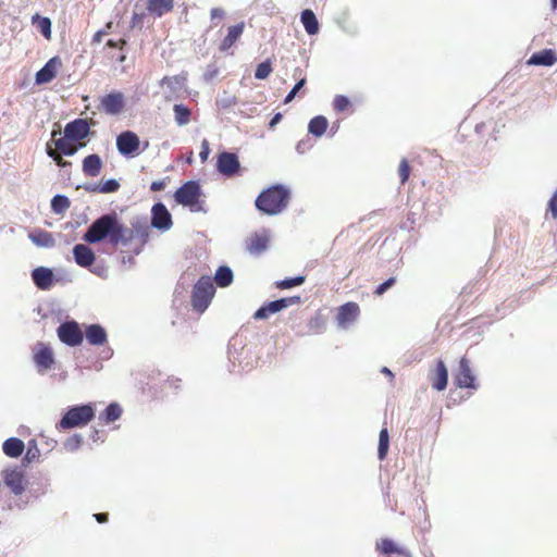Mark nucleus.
I'll return each instance as SVG.
<instances>
[{
  "label": "nucleus",
  "instance_id": "f257e3e1",
  "mask_svg": "<svg viewBox=\"0 0 557 557\" xmlns=\"http://www.w3.org/2000/svg\"><path fill=\"white\" fill-rule=\"evenodd\" d=\"M138 236L141 238L140 245H144L145 231L127 227L116 213H109L94 221L84 234L83 239L88 244H96L108 238L113 246H127Z\"/></svg>",
  "mask_w": 557,
  "mask_h": 557
},
{
  "label": "nucleus",
  "instance_id": "f03ea898",
  "mask_svg": "<svg viewBox=\"0 0 557 557\" xmlns=\"http://www.w3.org/2000/svg\"><path fill=\"white\" fill-rule=\"evenodd\" d=\"M289 199L288 188L283 185H273L259 194L255 200V206L267 215H275L285 210Z\"/></svg>",
  "mask_w": 557,
  "mask_h": 557
},
{
  "label": "nucleus",
  "instance_id": "7ed1b4c3",
  "mask_svg": "<svg viewBox=\"0 0 557 557\" xmlns=\"http://www.w3.org/2000/svg\"><path fill=\"white\" fill-rule=\"evenodd\" d=\"M215 294V287L210 276H201L191 290L190 301L193 309L199 313L205 312L209 307L213 296Z\"/></svg>",
  "mask_w": 557,
  "mask_h": 557
},
{
  "label": "nucleus",
  "instance_id": "20e7f679",
  "mask_svg": "<svg viewBox=\"0 0 557 557\" xmlns=\"http://www.w3.org/2000/svg\"><path fill=\"white\" fill-rule=\"evenodd\" d=\"M95 418V409L91 405H82L70 408L58 423L59 430L82 428Z\"/></svg>",
  "mask_w": 557,
  "mask_h": 557
},
{
  "label": "nucleus",
  "instance_id": "39448f33",
  "mask_svg": "<svg viewBox=\"0 0 557 557\" xmlns=\"http://www.w3.org/2000/svg\"><path fill=\"white\" fill-rule=\"evenodd\" d=\"M201 197V187L196 181L184 183L174 194L175 201L188 207L191 211H200L202 209L203 201Z\"/></svg>",
  "mask_w": 557,
  "mask_h": 557
},
{
  "label": "nucleus",
  "instance_id": "423d86ee",
  "mask_svg": "<svg viewBox=\"0 0 557 557\" xmlns=\"http://www.w3.org/2000/svg\"><path fill=\"white\" fill-rule=\"evenodd\" d=\"M33 361L40 374L53 369L55 358L52 348L46 343L38 342L33 349Z\"/></svg>",
  "mask_w": 557,
  "mask_h": 557
},
{
  "label": "nucleus",
  "instance_id": "0eeeda50",
  "mask_svg": "<svg viewBox=\"0 0 557 557\" xmlns=\"http://www.w3.org/2000/svg\"><path fill=\"white\" fill-rule=\"evenodd\" d=\"M59 339L67 346L75 347L83 343L84 334L75 321L62 323L58 330Z\"/></svg>",
  "mask_w": 557,
  "mask_h": 557
},
{
  "label": "nucleus",
  "instance_id": "6e6552de",
  "mask_svg": "<svg viewBox=\"0 0 557 557\" xmlns=\"http://www.w3.org/2000/svg\"><path fill=\"white\" fill-rule=\"evenodd\" d=\"M91 125H95L92 120L75 119L65 125L64 135L72 141H77L79 144L90 134Z\"/></svg>",
  "mask_w": 557,
  "mask_h": 557
},
{
  "label": "nucleus",
  "instance_id": "1a4fd4ad",
  "mask_svg": "<svg viewBox=\"0 0 557 557\" xmlns=\"http://www.w3.org/2000/svg\"><path fill=\"white\" fill-rule=\"evenodd\" d=\"M116 147L121 154L135 157L140 152L139 137L132 131H125L116 137Z\"/></svg>",
  "mask_w": 557,
  "mask_h": 557
},
{
  "label": "nucleus",
  "instance_id": "9d476101",
  "mask_svg": "<svg viewBox=\"0 0 557 557\" xmlns=\"http://www.w3.org/2000/svg\"><path fill=\"white\" fill-rule=\"evenodd\" d=\"M300 297L299 296H293V297H286L281 298L274 301H270L259 308L255 314L253 318L257 320H263L268 319L271 314L276 313L292 305L299 304Z\"/></svg>",
  "mask_w": 557,
  "mask_h": 557
},
{
  "label": "nucleus",
  "instance_id": "9b49d317",
  "mask_svg": "<svg viewBox=\"0 0 557 557\" xmlns=\"http://www.w3.org/2000/svg\"><path fill=\"white\" fill-rule=\"evenodd\" d=\"M360 315V307L357 302L349 301L337 309L336 322L341 329H347Z\"/></svg>",
  "mask_w": 557,
  "mask_h": 557
},
{
  "label": "nucleus",
  "instance_id": "f8f14e48",
  "mask_svg": "<svg viewBox=\"0 0 557 557\" xmlns=\"http://www.w3.org/2000/svg\"><path fill=\"white\" fill-rule=\"evenodd\" d=\"M456 385L460 388H476L475 377L471 371L469 360L462 357L459 361V368L455 375Z\"/></svg>",
  "mask_w": 557,
  "mask_h": 557
},
{
  "label": "nucleus",
  "instance_id": "ddd939ff",
  "mask_svg": "<svg viewBox=\"0 0 557 557\" xmlns=\"http://www.w3.org/2000/svg\"><path fill=\"white\" fill-rule=\"evenodd\" d=\"M124 96L120 91H112L100 99V110L107 114L116 115L124 109Z\"/></svg>",
  "mask_w": 557,
  "mask_h": 557
},
{
  "label": "nucleus",
  "instance_id": "4468645a",
  "mask_svg": "<svg viewBox=\"0 0 557 557\" xmlns=\"http://www.w3.org/2000/svg\"><path fill=\"white\" fill-rule=\"evenodd\" d=\"M240 164L235 153L223 151L218 156L216 169L225 176H233L239 171Z\"/></svg>",
  "mask_w": 557,
  "mask_h": 557
},
{
  "label": "nucleus",
  "instance_id": "2eb2a0df",
  "mask_svg": "<svg viewBox=\"0 0 557 557\" xmlns=\"http://www.w3.org/2000/svg\"><path fill=\"white\" fill-rule=\"evenodd\" d=\"M62 66V60L59 57L51 58L41 67L35 76V82L38 85L50 83L58 74V71Z\"/></svg>",
  "mask_w": 557,
  "mask_h": 557
},
{
  "label": "nucleus",
  "instance_id": "dca6fc26",
  "mask_svg": "<svg viewBox=\"0 0 557 557\" xmlns=\"http://www.w3.org/2000/svg\"><path fill=\"white\" fill-rule=\"evenodd\" d=\"M269 235L265 231L263 232H256L251 234L249 237H247L245 245L246 249L250 255L253 256H260L263 253L269 246Z\"/></svg>",
  "mask_w": 557,
  "mask_h": 557
},
{
  "label": "nucleus",
  "instance_id": "f3484780",
  "mask_svg": "<svg viewBox=\"0 0 557 557\" xmlns=\"http://www.w3.org/2000/svg\"><path fill=\"white\" fill-rule=\"evenodd\" d=\"M60 134V128L53 129L51 133V136L53 138L52 143L54 145L53 150H57L64 156H74L81 147L85 146L84 143H79L78 145L74 144L75 141H72L71 139L66 138L65 135L63 137L55 139L57 135Z\"/></svg>",
  "mask_w": 557,
  "mask_h": 557
},
{
  "label": "nucleus",
  "instance_id": "a211bd4d",
  "mask_svg": "<svg viewBox=\"0 0 557 557\" xmlns=\"http://www.w3.org/2000/svg\"><path fill=\"white\" fill-rule=\"evenodd\" d=\"M152 226L159 230H168L172 225V218L163 203H156L152 207Z\"/></svg>",
  "mask_w": 557,
  "mask_h": 557
},
{
  "label": "nucleus",
  "instance_id": "6ab92c4d",
  "mask_svg": "<svg viewBox=\"0 0 557 557\" xmlns=\"http://www.w3.org/2000/svg\"><path fill=\"white\" fill-rule=\"evenodd\" d=\"M73 255L75 262L83 268L90 267L96 259L92 249L84 244H77L73 248Z\"/></svg>",
  "mask_w": 557,
  "mask_h": 557
},
{
  "label": "nucleus",
  "instance_id": "aec40b11",
  "mask_svg": "<svg viewBox=\"0 0 557 557\" xmlns=\"http://www.w3.org/2000/svg\"><path fill=\"white\" fill-rule=\"evenodd\" d=\"M35 285L42 290L49 289L53 284V273L50 269L39 267L32 272Z\"/></svg>",
  "mask_w": 557,
  "mask_h": 557
},
{
  "label": "nucleus",
  "instance_id": "412c9836",
  "mask_svg": "<svg viewBox=\"0 0 557 557\" xmlns=\"http://www.w3.org/2000/svg\"><path fill=\"white\" fill-rule=\"evenodd\" d=\"M85 336L90 345L102 346L108 341L106 330L99 324L88 325L85 330Z\"/></svg>",
  "mask_w": 557,
  "mask_h": 557
},
{
  "label": "nucleus",
  "instance_id": "4be33fe9",
  "mask_svg": "<svg viewBox=\"0 0 557 557\" xmlns=\"http://www.w3.org/2000/svg\"><path fill=\"white\" fill-rule=\"evenodd\" d=\"M557 62V54L553 49H544L533 53L528 60L530 65L552 66Z\"/></svg>",
  "mask_w": 557,
  "mask_h": 557
},
{
  "label": "nucleus",
  "instance_id": "5701e85b",
  "mask_svg": "<svg viewBox=\"0 0 557 557\" xmlns=\"http://www.w3.org/2000/svg\"><path fill=\"white\" fill-rule=\"evenodd\" d=\"M432 386L436 391H444L448 383V371L444 361L438 360L431 376Z\"/></svg>",
  "mask_w": 557,
  "mask_h": 557
},
{
  "label": "nucleus",
  "instance_id": "b1692460",
  "mask_svg": "<svg viewBox=\"0 0 557 557\" xmlns=\"http://www.w3.org/2000/svg\"><path fill=\"white\" fill-rule=\"evenodd\" d=\"M174 8V0H147V10L151 15L161 17L171 12Z\"/></svg>",
  "mask_w": 557,
  "mask_h": 557
},
{
  "label": "nucleus",
  "instance_id": "393cba45",
  "mask_svg": "<svg viewBox=\"0 0 557 557\" xmlns=\"http://www.w3.org/2000/svg\"><path fill=\"white\" fill-rule=\"evenodd\" d=\"M82 168L86 176L96 177L101 172L102 160L96 153L89 154L84 158Z\"/></svg>",
  "mask_w": 557,
  "mask_h": 557
},
{
  "label": "nucleus",
  "instance_id": "a878e982",
  "mask_svg": "<svg viewBox=\"0 0 557 557\" xmlns=\"http://www.w3.org/2000/svg\"><path fill=\"white\" fill-rule=\"evenodd\" d=\"M245 28V24L238 23L236 25L230 26L227 29V35L220 44L221 51H227L242 36Z\"/></svg>",
  "mask_w": 557,
  "mask_h": 557
},
{
  "label": "nucleus",
  "instance_id": "bb28decb",
  "mask_svg": "<svg viewBox=\"0 0 557 557\" xmlns=\"http://www.w3.org/2000/svg\"><path fill=\"white\" fill-rule=\"evenodd\" d=\"M376 550L385 555L397 554L403 557H411V554L407 549L398 547L391 539H382L377 542Z\"/></svg>",
  "mask_w": 557,
  "mask_h": 557
},
{
  "label": "nucleus",
  "instance_id": "cd10ccee",
  "mask_svg": "<svg viewBox=\"0 0 557 557\" xmlns=\"http://www.w3.org/2000/svg\"><path fill=\"white\" fill-rule=\"evenodd\" d=\"M4 483L16 495L21 494L24 491V475L16 470L5 472Z\"/></svg>",
  "mask_w": 557,
  "mask_h": 557
},
{
  "label": "nucleus",
  "instance_id": "c85d7f7f",
  "mask_svg": "<svg viewBox=\"0 0 557 557\" xmlns=\"http://www.w3.org/2000/svg\"><path fill=\"white\" fill-rule=\"evenodd\" d=\"M24 442L17 437H10L2 445L3 453L10 458H17L24 451Z\"/></svg>",
  "mask_w": 557,
  "mask_h": 557
},
{
  "label": "nucleus",
  "instance_id": "c756f323",
  "mask_svg": "<svg viewBox=\"0 0 557 557\" xmlns=\"http://www.w3.org/2000/svg\"><path fill=\"white\" fill-rule=\"evenodd\" d=\"M300 21L309 35H315L319 32V22L313 11L306 9L301 12Z\"/></svg>",
  "mask_w": 557,
  "mask_h": 557
},
{
  "label": "nucleus",
  "instance_id": "7c9ffc66",
  "mask_svg": "<svg viewBox=\"0 0 557 557\" xmlns=\"http://www.w3.org/2000/svg\"><path fill=\"white\" fill-rule=\"evenodd\" d=\"M30 240L40 247H52L54 246V238L51 233L44 231V230H37L34 233L29 235Z\"/></svg>",
  "mask_w": 557,
  "mask_h": 557
},
{
  "label": "nucleus",
  "instance_id": "2f4dec72",
  "mask_svg": "<svg viewBox=\"0 0 557 557\" xmlns=\"http://www.w3.org/2000/svg\"><path fill=\"white\" fill-rule=\"evenodd\" d=\"M122 408L119 404H110L103 412L100 413L99 420L106 424L116 421L122 416Z\"/></svg>",
  "mask_w": 557,
  "mask_h": 557
},
{
  "label": "nucleus",
  "instance_id": "473e14b6",
  "mask_svg": "<svg viewBox=\"0 0 557 557\" xmlns=\"http://www.w3.org/2000/svg\"><path fill=\"white\" fill-rule=\"evenodd\" d=\"M327 126H329V122H327L326 117H324L322 115H318V116H314L309 122L308 131L310 134H312L317 137H320L325 133Z\"/></svg>",
  "mask_w": 557,
  "mask_h": 557
},
{
  "label": "nucleus",
  "instance_id": "72a5a7b5",
  "mask_svg": "<svg viewBox=\"0 0 557 557\" xmlns=\"http://www.w3.org/2000/svg\"><path fill=\"white\" fill-rule=\"evenodd\" d=\"M175 122L178 126L186 125L190 122L191 111L189 108L182 103H176L173 107Z\"/></svg>",
  "mask_w": 557,
  "mask_h": 557
},
{
  "label": "nucleus",
  "instance_id": "f704fd0d",
  "mask_svg": "<svg viewBox=\"0 0 557 557\" xmlns=\"http://www.w3.org/2000/svg\"><path fill=\"white\" fill-rule=\"evenodd\" d=\"M214 281L219 287H227L233 282V272L228 267H220L218 268Z\"/></svg>",
  "mask_w": 557,
  "mask_h": 557
},
{
  "label": "nucleus",
  "instance_id": "c9c22d12",
  "mask_svg": "<svg viewBox=\"0 0 557 557\" xmlns=\"http://www.w3.org/2000/svg\"><path fill=\"white\" fill-rule=\"evenodd\" d=\"M32 22L37 26L46 39L51 38V21L49 17H41L38 14H35L32 17Z\"/></svg>",
  "mask_w": 557,
  "mask_h": 557
},
{
  "label": "nucleus",
  "instance_id": "e433bc0d",
  "mask_svg": "<svg viewBox=\"0 0 557 557\" xmlns=\"http://www.w3.org/2000/svg\"><path fill=\"white\" fill-rule=\"evenodd\" d=\"M389 447V436L387 428H383L380 431L379 435V447H377V456L380 460H384L387 456Z\"/></svg>",
  "mask_w": 557,
  "mask_h": 557
},
{
  "label": "nucleus",
  "instance_id": "4c0bfd02",
  "mask_svg": "<svg viewBox=\"0 0 557 557\" xmlns=\"http://www.w3.org/2000/svg\"><path fill=\"white\" fill-rule=\"evenodd\" d=\"M119 188H120V183L116 180L111 178V180L106 181L102 184L95 185L89 190L92 193L110 194V193L117 191Z\"/></svg>",
  "mask_w": 557,
  "mask_h": 557
},
{
  "label": "nucleus",
  "instance_id": "58836bf2",
  "mask_svg": "<svg viewBox=\"0 0 557 557\" xmlns=\"http://www.w3.org/2000/svg\"><path fill=\"white\" fill-rule=\"evenodd\" d=\"M70 199L63 195H57L51 200V209L57 214L65 212L70 208Z\"/></svg>",
  "mask_w": 557,
  "mask_h": 557
},
{
  "label": "nucleus",
  "instance_id": "ea45409f",
  "mask_svg": "<svg viewBox=\"0 0 557 557\" xmlns=\"http://www.w3.org/2000/svg\"><path fill=\"white\" fill-rule=\"evenodd\" d=\"M46 151H47V154L53 159V161L57 163L58 166L60 168H65V166H69L71 165V162L70 161H66L62 158V153H60L59 151L57 150H53L52 148V144L51 143H48L47 144V148H46Z\"/></svg>",
  "mask_w": 557,
  "mask_h": 557
},
{
  "label": "nucleus",
  "instance_id": "a19ab883",
  "mask_svg": "<svg viewBox=\"0 0 557 557\" xmlns=\"http://www.w3.org/2000/svg\"><path fill=\"white\" fill-rule=\"evenodd\" d=\"M306 277L300 275L293 278H285L275 283V286L280 289H287L304 284Z\"/></svg>",
  "mask_w": 557,
  "mask_h": 557
},
{
  "label": "nucleus",
  "instance_id": "79ce46f5",
  "mask_svg": "<svg viewBox=\"0 0 557 557\" xmlns=\"http://www.w3.org/2000/svg\"><path fill=\"white\" fill-rule=\"evenodd\" d=\"M271 72H272L271 62H270V60H267V61L258 64L256 72H255V77L257 79H265L271 74Z\"/></svg>",
  "mask_w": 557,
  "mask_h": 557
},
{
  "label": "nucleus",
  "instance_id": "37998d69",
  "mask_svg": "<svg viewBox=\"0 0 557 557\" xmlns=\"http://www.w3.org/2000/svg\"><path fill=\"white\" fill-rule=\"evenodd\" d=\"M411 168L407 159H403L398 166L400 183L404 185L410 176Z\"/></svg>",
  "mask_w": 557,
  "mask_h": 557
},
{
  "label": "nucleus",
  "instance_id": "c03bdc74",
  "mask_svg": "<svg viewBox=\"0 0 557 557\" xmlns=\"http://www.w3.org/2000/svg\"><path fill=\"white\" fill-rule=\"evenodd\" d=\"M333 107L337 112H343L350 107V101L346 96L338 95L334 98Z\"/></svg>",
  "mask_w": 557,
  "mask_h": 557
},
{
  "label": "nucleus",
  "instance_id": "a18cd8bd",
  "mask_svg": "<svg viewBox=\"0 0 557 557\" xmlns=\"http://www.w3.org/2000/svg\"><path fill=\"white\" fill-rule=\"evenodd\" d=\"M309 327L315 333L321 332L325 327V319L322 315L313 317L309 322Z\"/></svg>",
  "mask_w": 557,
  "mask_h": 557
},
{
  "label": "nucleus",
  "instance_id": "49530a36",
  "mask_svg": "<svg viewBox=\"0 0 557 557\" xmlns=\"http://www.w3.org/2000/svg\"><path fill=\"white\" fill-rule=\"evenodd\" d=\"M305 84H306V78H301L300 81H298L297 84L294 86V88L285 97L284 103H289L295 98L297 92L305 86Z\"/></svg>",
  "mask_w": 557,
  "mask_h": 557
},
{
  "label": "nucleus",
  "instance_id": "de8ad7c7",
  "mask_svg": "<svg viewBox=\"0 0 557 557\" xmlns=\"http://www.w3.org/2000/svg\"><path fill=\"white\" fill-rule=\"evenodd\" d=\"M396 283L395 277H389L384 283L380 284L376 289L374 290V294L376 296L383 295L388 288H391Z\"/></svg>",
  "mask_w": 557,
  "mask_h": 557
},
{
  "label": "nucleus",
  "instance_id": "09e8293b",
  "mask_svg": "<svg viewBox=\"0 0 557 557\" xmlns=\"http://www.w3.org/2000/svg\"><path fill=\"white\" fill-rule=\"evenodd\" d=\"M547 211L550 213L554 220H557V190L553 194L548 201Z\"/></svg>",
  "mask_w": 557,
  "mask_h": 557
},
{
  "label": "nucleus",
  "instance_id": "8fccbe9b",
  "mask_svg": "<svg viewBox=\"0 0 557 557\" xmlns=\"http://www.w3.org/2000/svg\"><path fill=\"white\" fill-rule=\"evenodd\" d=\"M82 443V437L79 435H73L67 438L64 443L66 449L73 450L76 449Z\"/></svg>",
  "mask_w": 557,
  "mask_h": 557
},
{
  "label": "nucleus",
  "instance_id": "3c124183",
  "mask_svg": "<svg viewBox=\"0 0 557 557\" xmlns=\"http://www.w3.org/2000/svg\"><path fill=\"white\" fill-rule=\"evenodd\" d=\"M209 153H210L209 141L207 139H203L201 141V148H200V152H199V157L202 162H206L208 160Z\"/></svg>",
  "mask_w": 557,
  "mask_h": 557
},
{
  "label": "nucleus",
  "instance_id": "603ef678",
  "mask_svg": "<svg viewBox=\"0 0 557 557\" xmlns=\"http://www.w3.org/2000/svg\"><path fill=\"white\" fill-rule=\"evenodd\" d=\"M127 45V41L124 38H121L119 40L110 39L107 41L106 46L109 48H116L119 50H123L124 47Z\"/></svg>",
  "mask_w": 557,
  "mask_h": 557
},
{
  "label": "nucleus",
  "instance_id": "864d4df0",
  "mask_svg": "<svg viewBox=\"0 0 557 557\" xmlns=\"http://www.w3.org/2000/svg\"><path fill=\"white\" fill-rule=\"evenodd\" d=\"M210 16H211L212 21L215 20V18L222 20L225 16V11L223 9H221V8H213L210 11Z\"/></svg>",
  "mask_w": 557,
  "mask_h": 557
},
{
  "label": "nucleus",
  "instance_id": "5fc2aeb1",
  "mask_svg": "<svg viewBox=\"0 0 557 557\" xmlns=\"http://www.w3.org/2000/svg\"><path fill=\"white\" fill-rule=\"evenodd\" d=\"M165 186H166L165 180L154 181V182L151 183L150 189L152 191H161V190H163L165 188Z\"/></svg>",
  "mask_w": 557,
  "mask_h": 557
},
{
  "label": "nucleus",
  "instance_id": "6e6d98bb",
  "mask_svg": "<svg viewBox=\"0 0 557 557\" xmlns=\"http://www.w3.org/2000/svg\"><path fill=\"white\" fill-rule=\"evenodd\" d=\"M107 35V30H98L94 36H92V40L91 42L92 44H99L102 41V38L103 36Z\"/></svg>",
  "mask_w": 557,
  "mask_h": 557
},
{
  "label": "nucleus",
  "instance_id": "4d7b16f0",
  "mask_svg": "<svg viewBox=\"0 0 557 557\" xmlns=\"http://www.w3.org/2000/svg\"><path fill=\"white\" fill-rule=\"evenodd\" d=\"M281 120H282V114L281 113L274 114V116L271 119V121L269 123V127L273 128L277 123L281 122Z\"/></svg>",
  "mask_w": 557,
  "mask_h": 557
},
{
  "label": "nucleus",
  "instance_id": "13d9d810",
  "mask_svg": "<svg viewBox=\"0 0 557 557\" xmlns=\"http://www.w3.org/2000/svg\"><path fill=\"white\" fill-rule=\"evenodd\" d=\"M95 518H96V520H97L99 523H103V522H107V521H108V515H107V513H96V515H95Z\"/></svg>",
  "mask_w": 557,
  "mask_h": 557
},
{
  "label": "nucleus",
  "instance_id": "bf43d9fd",
  "mask_svg": "<svg viewBox=\"0 0 557 557\" xmlns=\"http://www.w3.org/2000/svg\"><path fill=\"white\" fill-rule=\"evenodd\" d=\"M33 458H35V451H32V449L29 448L26 453L25 459L30 461Z\"/></svg>",
  "mask_w": 557,
  "mask_h": 557
},
{
  "label": "nucleus",
  "instance_id": "052dcab7",
  "mask_svg": "<svg viewBox=\"0 0 557 557\" xmlns=\"http://www.w3.org/2000/svg\"><path fill=\"white\" fill-rule=\"evenodd\" d=\"M382 372H383L384 374L388 375V376L391 377V380H393V379H394V374H393V372H392L388 368L384 367V368L382 369Z\"/></svg>",
  "mask_w": 557,
  "mask_h": 557
},
{
  "label": "nucleus",
  "instance_id": "680f3d73",
  "mask_svg": "<svg viewBox=\"0 0 557 557\" xmlns=\"http://www.w3.org/2000/svg\"><path fill=\"white\" fill-rule=\"evenodd\" d=\"M115 60L120 63H123L126 60V55L122 52L115 58Z\"/></svg>",
  "mask_w": 557,
  "mask_h": 557
},
{
  "label": "nucleus",
  "instance_id": "e2e57ef3",
  "mask_svg": "<svg viewBox=\"0 0 557 557\" xmlns=\"http://www.w3.org/2000/svg\"><path fill=\"white\" fill-rule=\"evenodd\" d=\"M112 25H113L112 22L107 23L104 30H107V32L110 30L112 28Z\"/></svg>",
  "mask_w": 557,
  "mask_h": 557
},
{
  "label": "nucleus",
  "instance_id": "0e129e2a",
  "mask_svg": "<svg viewBox=\"0 0 557 557\" xmlns=\"http://www.w3.org/2000/svg\"><path fill=\"white\" fill-rule=\"evenodd\" d=\"M552 9L553 10L557 9V0H552Z\"/></svg>",
  "mask_w": 557,
  "mask_h": 557
}]
</instances>
